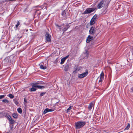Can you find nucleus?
Segmentation results:
<instances>
[{
	"label": "nucleus",
	"instance_id": "nucleus-1",
	"mask_svg": "<svg viewBox=\"0 0 133 133\" xmlns=\"http://www.w3.org/2000/svg\"><path fill=\"white\" fill-rule=\"evenodd\" d=\"M86 124V122L84 121H79L75 123V127L76 129H80L83 127Z\"/></svg>",
	"mask_w": 133,
	"mask_h": 133
},
{
	"label": "nucleus",
	"instance_id": "nucleus-2",
	"mask_svg": "<svg viewBox=\"0 0 133 133\" xmlns=\"http://www.w3.org/2000/svg\"><path fill=\"white\" fill-rule=\"evenodd\" d=\"M88 74V70H86L85 72H84L81 74H78V77L79 78H83L84 77L87 76Z\"/></svg>",
	"mask_w": 133,
	"mask_h": 133
},
{
	"label": "nucleus",
	"instance_id": "nucleus-3",
	"mask_svg": "<svg viewBox=\"0 0 133 133\" xmlns=\"http://www.w3.org/2000/svg\"><path fill=\"white\" fill-rule=\"evenodd\" d=\"M96 29L95 27L92 26L90 29L89 34L91 35H94L96 33Z\"/></svg>",
	"mask_w": 133,
	"mask_h": 133
},
{
	"label": "nucleus",
	"instance_id": "nucleus-4",
	"mask_svg": "<svg viewBox=\"0 0 133 133\" xmlns=\"http://www.w3.org/2000/svg\"><path fill=\"white\" fill-rule=\"evenodd\" d=\"M95 9L94 8H87L85 10L84 12V14H88L94 11L95 10Z\"/></svg>",
	"mask_w": 133,
	"mask_h": 133
},
{
	"label": "nucleus",
	"instance_id": "nucleus-5",
	"mask_svg": "<svg viewBox=\"0 0 133 133\" xmlns=\"http://www.w3.org/2000/svg\"><path fill=\"white\" fill-rule=\"evenodd\" d=\"M97 16L96 15L93 16L90 22V25H92L95 24L97 20Z\"/></svg>",
	"mask_w": 133,
	"mask_h": 133
},
{
	"label": "nucleus",
	"instance_id": "nucleus-6",
	"mask_svg": "<svg viewBox=\"0 0 133 133\" xmlns=\"http://www.w3.org/2000/svg\"><path fill=\"white\" fill-rule=\"evenodd\" d=\"M77 115H78L79 118H81L83 119L85 117L86 114L85 113L82 112H78L77 113Z\"/></svg>",
	"mask_w": 133,
	"mask_h": 133
},
{
	"label": "nucleus",
	"instance_id": "nucleus-7",
	"mask_svg": "<svg viewBox=\"0 0 133 133\" xmlns=\"http://www.w3.org/2000/svg\"><path fill=\"white\" fill-rule=\"evenodd\" d=\"M51 35L49 33L47 32L45 35V39L47 42H50L51 41Z\"/></svg>",
	"mask_w": 133,
	"mask_h": 133
},
{
	"label": "nucleus",
	"instance_id": "nucleus-8",
	"mask_svg": "<svg viewBox=\"0 0 133 133\" xmlns=\"http://www.w3.org/2000/svg\"><path fill=\"white\" fill-rule=\"evenodd\" d=\"M3 63L4 64V66H5L9 65L10 63L8 58H5L3 61Z\"/></svg>",
	"mask_w": 133,
	"mask_h": 133
},
{
	"label": "nucleus",
	"instance_id": "nucleus-9",
	"mask_svg": "<svg viewBox=\"0 0 133 133\" xmlns=\"http://www.w3.org/2000/svg\"><path fill=\"white\" fill-rule=\"evenodd\" d=\"M105 1L104 0L100 2V3L98 5L97 7L98 8L100 9L102 8L104 6Z\"/></svg>",
	"mask_w": 133,
	"mask_h": 133
},
{
	"label": "nucleus",
	"instance_id": "nucleus-10",
	"mask_svg": "<svg viewBox=\"0 0 133 133\" xmlns=\"http://www.w3.org/2000/svg\"><path fill=\"white\" fill-rule=\"evenodd\" d=\"M100 79L99 80V82H102L104 78V74L103 71H102L100 75Z\"/></svg>",
	"mask_w": 133,
	"mask_h": 133
},
{
	"label": "nucleus",
	"instance_id": "nucleus-11",
	"mask_svg": "<svg viewBox=\"0 0 133 133\" xmlns=\"http://www.w3.org/2000/svg\"><path fill=\"white\" fill-rule=\"evenodd\" d=\"M55 109H49L48 108H46L44 110L43 113L44 114H45L48 112H52Z\"/></svg>",
	"mask_w": 133,
	"mask_h": 133
},
{
	"label": "nucleus",
	"instance_id": "nucleus-12",
	"mask_svg": "<svg viewBox=\"0 0 133 133\" xmlns=\"http://www.w3.org/2000/svg\"><path fill=\"white\" fill-rule=\"evenodd\" d=\"M93 36L90 35H89L87 38L86 42L88 43H89L91 41L93 40Z\"/></svg>",
	"mask_w": 133,
	"mask_h": 133
},
{
	"label": "nucleus",
	"instance_id": "nucleus-13",
	"mask_svg": "<svg viewBox=\"0 0 133 133\" xmlns=\"http://www.w3.org/2000/svg\"><path fill=\"white\" fill-rule=\"evenodd\" d=\"M95 104V102H91L89 104L88 108L89 110H90L91 109L92 107L93 106H94Z\"/></svg>",
	"mask_w": 133,
	"mask_h": 133
},
{
	"label": "nucleus",
	"instance_id": "nucleus-14",
	"mask_svg": "<svg viewBox=\"0 0 133 133\" xmlns=\"http://www.w3.org/2000/svg\"><path fill=\"white\" fill-rule=\"evenodd\" d=\"M8 119L9 121L10 124H12L15 123L14 120L12 119L10 116H9V117H8Z\"/></svg>",
	"mask_w": 133,
	"mask_h": 133
},
{
	"label": "nucleus",
	"instance_id": "nucleus-15",
	"mask_svg": "<svg viewBox=\"0 0 133 133\" xmlns=\"http://www.w3.org/2000/svg\"><path fill=\"white\" fill-rule=\"evenodd\" d=\"M69 55H68L65 57H63V58H62L61 60V64H63L64 61H65L66 59H67L68 57L69 56Z\"/></svg>",
	"mask_w": 133,
	"mask_h": 133
},
{
	"label": "nucleus",
	"instance_id": "nucleus-16",
	"mask_svg": "<svg viewBox=\"0 0 133 133\" xmlns=\"http://www.w3.org/2000/svg\"><path fill=\"white\" fill-rule=\"evenodd\" d=\"M85 52L84 54V55L85 56L84 57V58H87L89 56V52L87 50H85Z\"/></svg>",
	"mask_w": 133,
	"mask_h": 133
},
{
	"label": "nucleus",
	"instance_id": "nucleus-17",
	"mask_svg": "<svg viewBox=\"0 0 133 133\" xmlns=\"http://www.w3.org/2000/svg\"><path fill=\"white\" fill-rule=\"evenodd\" d=\"M80 69L81 68H80L76 67V68L75 69V70L73 71V73L74 74L76 73L77 71L80 70Z\"/></svg>",
	"mask_w": 133,
	"mask_h": 133
},
{
	"label": "nucleus",
	"instance_id": "nucleus-18",
	"mask_svg": "<svg viewBox=\"0 0 133 133\" xmlns=\"http://www.w3.org/2000/svg\"><path fill=\"white\" fill-rule=\"evenodd\" d=\"M73 108V106H71L69 107V108L67 109V112L69 114L70 113V110L72 109Z\"/></svg>",
	"mask_w": 133,
	"mask_h": 133
},
{
	"label": "nucleus",
	"instance_id": "nucleus-19",
	"mask_svg": "<svg viewBox=\"0 0 133 133\" xmlns=\"http://www.w3.org/2000/svg\"><path fill=\"white\" fill-rule=\"evenodd\" d=\"M69 26L68 25H67L66 26V27L65 28H64L63 29H62V30L63 31V33L65 31L67 30L69 28Z\"/></svg>",
	"mask_w": 133,
	"mask_h": 133
},
{
	"label": "nucleus",
	"instance_id": "nucleus-20",
	"mask_svg": "<svg viewBox=\"0 0 133 133\" xmlns=\"http://www.w3.org/2000/svg\"><path fill=\"white\" fill-rule=\"evenodd\" d=\"M18 112L20 114H21L22 113V110L20 108H18L17 109Z\"/></svg>",
	"mask_w": 133,
	"mask_h": 133
},
{
	"label": "nucleus",
	"instance_id": "nucleus-21",
	"mask_svg": "<svg viewBox=\"0 0 133 133\" xmlns=\"http://www.w3.org/2000/svg\"><path fill=\"white\" fill-rule=\"evenodd\" d=\"M13 117L15 118H18V116L17 114H16L14 113L12 115Z\"/></svg>",
	"mask_w": 133,
	"mask_h": 133
},
{
	"label": "nucleus",
	"instance_id": "nucleus-22",
	"mask_svg": "<svg viewBox=\"0 0 133 133\" xmlns=\"http://www.w3.org/2000/svg\"><path fill=\"white\" fill-rule=\"evenodd\" d=\"M45 87L44 86L38 85L37 86V88L39 89H43L45 88Z\"/></svg>",
	"mask_w": 133,
	"mask_h": 133
},
{
	"label": "nucleus",
	"instance_id": "nucleus-23",
	"mask_svg": "<svg viewBox=\"0 0 133 133\" xmlns=\"http://www.w3.org/2000/svg\"><path fill=\"white\" fill-rule=\"evenodd\" d=\"M8 96L11 99L13 98L14 97V96L11 94H9Z\"/></svg>",
	"mask_w": 133,
	"mask_h": 133
},
{
	"label": "nucleus",
	"instance_id": "nucleus-24",
	"mask_svg": "<svg viewBox=\"0 0 133 133\" xmlns=\"http://www.w3.org/2000/svg\"><path fill=\"white\" fill-rule=\"evenodd\" d=\"M130 124L129 123L127 126L125 128L124 130H128L129 128H130Z\"/></svg>",
	"mask_w": 133,
	"mask_h": 133
},
{
	"label": "nucleus",
	"instance_id": "nucleus-25",
	"mask_svg": "<svg viewBox=\"0 0 133 133\" xmlns=\"http://www.w3.org/2000/svg\"><path fill=\"white\" fill-rule=\"evenodd\" d=\"M37 86H38V85L36 84L35 83H33L32 85V87L35 88H37Z\"/></svg>",
	"mask_w": 133,
	"mask_h": 133
},
{
	"label": "nucleus",
	"instance_id": "nucleus-26",
	"mask_svg": "<svg viewBox=\"0 0 133 133\" xmlns=\"http://www.w3.org/2000/svg\"><path fill=\"white\" fill-rule=\"evenodd\" d=\"M34 87H32V88L30 89V90L31 91H35L36 89V88H34Z\"/></svg>",
	"mask_w": 133,
	"mask_h": 133
},
{
	"label": "nucleus",
	"instance_id": "nucleus-27",
	"mask_svg": "<svg viewBox=\"0 0 133 133\" xmlns=\"http://www.w3.org/2000/svg\"><path fill=\"white\" fill-rule=\"evenodd\" d=\"M2 101L3 102H4V103H9V101H8V100L7 99H3Z\"/></svg>",
	"mask_w": 133,
	"mask_h": 133
},
{
	"label": "nucleus",
	"instance_id": "nucleus-28",
	"mask_svg": "<svg viewBox=\"0 0 133 133\" xmlns=\"http://www.w3.org/2000/svg\"><path fill=\"white\" fill-rule=\"evenodd\" d=\"M20 24V22L19 21H18L17 22V24L15 25V27L16 28H17L18 26Z\"/></svg>",
	"mask_w": 133,
	"mask_h": 133
},
{
	"label": "nucleus",
	"instance_id": "nucleus-29",
	"mask_svg": "<svg viewBox=\"0 0 133 133\" xmlns=\"http://www.w3.org/2000/svg\"><path fill=\"white\" fill-rule=\"evenodd\" d=\"M6 95H0V99H1L4 98Z\"/></svg>",
	"mask_w": 133,
	"mask_h": 133
},
{
	"label": "nucleus",
	"instance_id": "nucleus-30",
	"mask_svg": "<svg viewBox=\"0 0 133 133\" xmlns=\"http://www.w3.org/2000/svg\"><path fill=\"white\" fill-rule=\"evenodd\" d=\"M69 69L68 67H65L64 70L65 71H67Z\"/></svg>",
	"mask_w": 133,
	"mask_h": 133
},
{
	"label": "nucleus",
	"instance_id": "nucleus-31",
	"mask_svg": "<svg viewBox=\"0 0 133 133\" xmlns=\"http://www.w3.org/2000/svg\"><path fill=\"white\" fill-rule=\"evenodd\" d=\"M35 83L37 85L38 84H43V83H42L41 82H37Z\"/></svg>",
	"mask_w": 133,
	"mask_h": 133
},
{
	"label": "nucleus",
	"instance_id": "nucleus-32",
	"mask_svg": "<svg viewBox=\"0 0 133 133\" xmlns=\"http://www.w3.org/2000/svg\"><path fill=\"white\" fill-rule=\"evenodd\" d=\"M65 11H63L62 13V15L63 16H65Z\"/></svg>",
	"mask_w": 133,
	"mask_h": 133
},
{
	"label": "nucleus",
	"instance_id": "nucleus-33",
	"mask_svg": "<svg viewBox=\"0 0 133 133\" xmlns=\"http://www.w3.org/2000/svg\"><path fill=\"white\" fill-rule=\"evenodd\" d=\"M45 93V92H43L42 93H41L40 94V95L41 96H43Z\"/></svg>",
	"mask_w": 133,
	"mask_h": 133
},
{
	"label": "nucleus",
	"instance_id": "nucleus-34",
	"mask_svg": "<svg viewBox=\"0 0 133 133\" xmlns=\"http://www.w3.org/2000/svg\"><path fill=\"white\" fill-rule=\"evenodd\" d=\"M38 9H39L37 10V11L39 10H40V9H42L43 8V7H42V6H38Z\"/></svg>",
	"mask_w": 133,
	"mask_h": 133
},
{
	"label": "nucleus",
	"instance_id": "nucleus-35",
	"mask_svg": "<svg viewBox=\"0 0 133 133\" xmlns=\"http://www.w3.org/2000/svg\"><path fill=\"white\" fill-rule=\"evenodd\" d=\"M40 68L43 70H45L46 69V67H40Z\"/></svg>",
	"mask_w": 133,
	"mask_h": 133
},
{
	"label": "nucleus",
	"instance_id": "nucleus-36",
	"mask_svg": "<svg viewBox=\"0 0 133 133\" xmlns=\"http://www.w3.org/2000/svg\"><path fill=\"white\" fill-rule=\"evenodd\" d=\"M39 66H40L42 67V66H46V65H43L42 64H39Z\"/></svg>",
	"mask_w": 133,
	"mask_h": 133
},
{
	"label": "nucleus",
	"instance_id": "nucleus-37",
	"mask_svg": "<svg viewBox=\"0 0 133 133\" xmlns=\"http://www.w3.org/2000/svg\"><path fill=\"white\" fill-rule=\"evenodd\" d=\"M55 25L56 26H58V27L59 28V29L60 30V29H61V28H60L61 26H59V25H58L57 24H55Z\"/></svg>",
	"mask_w": 133,
	"mask_h": 133
},
{
	"label": "nucleus",
	"instance_id": "nucleus-38",
	"mask_svg": "<svg viewBox=\"0 0 133 133\" xmlns=\"http://www.w3.org/2000/svg\"><path fill=\"white\" fill-rule=\"evenodd\" d=\"M15 103L16 104H17V103H18V102L17 101H16L15 102Z\"/></svg>",
	"mask_w": 133,
	"mask_h": 133
},
{
	"label": "nucleus",
	"instance_id": "nucleus-39",
	"mask_svg": "<svg viewBox=\"0 0 133 133\" xmlns=\"http://www.w3.org/2000/svg\"><path fill=\"white\" fill-rule=\"evenodd\" d=\"M55 61H56V62H57V59H56Z\"/></svg>",
	"mask_w": 133,
	"mask_h": 133
},
{
	"label": "nucleus",
	"instance_id": "nucleus-40",
	"mask_svg": "<svg viewBox=\"0 0 133 133\" xmlns=\"http://www.w3.org/2000/svg\"><path fill=\"white\" fill-rule=\"evenodd\" d=\"M132 55L133 56V52H132Z\"/></svg>",
	"mask_w": 133,
	"mask_h": 133
},
{
	"label": "nucleus",
	"instance_id": "nucleus-41",
	"mask_svg": "<svg viewBox=\"0 0 133 133\" xmlns=\"http://www.w3.org/2000/svg\"><path fill=\"white\" fill-rule=\"evenodd\" d=\"M24 101H25V99H24Z\"/></svg>",
	"mask_w": 133,
	"mask_h": 133
},
{
	"label": "nucleus",
	"instance_id": "nucleus-42",
	"mask_svg": "<svg viewBox=\"0 0 133 133\" xmlns=\"http://www.w3.org/2000/svg\"><path fill=\"white\" fill-rule=\"evenodd\" d=\"M1 66V64H0V66Z\"/></svg>",
	"mask_w": 133,
	"mask_h": 133
}]
</instances>
